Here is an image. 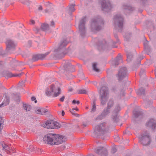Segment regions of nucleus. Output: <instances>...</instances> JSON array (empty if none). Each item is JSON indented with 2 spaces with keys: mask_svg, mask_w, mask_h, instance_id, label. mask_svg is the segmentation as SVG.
<instances>
[{
  "mask_svg": "<svg viewBox=\"0 0 156 156\" xmlns=\"http://www.w3.org/2000/svg\"><path fill=\"white\" fill-rule=\"evenodd\" d=\"M65 140L64 137L62 136L52 133L46 135L43 139L44 143L52 146L62 144Z\"/></svg>",
  "mask_w": 156,
  "mask_h": 156,
  "instance_id": "1",
  "label": "nucleus"
},
{
  "mask_svg": "<svg viewBox=\"0 0 156 156\" xmlns=\"http://www.w3.org/2000/svg\"><path fill=\"white\" fill-rule=\"evenodd\" d=\"M43 126L48 129H54L59 128L61 126L58 122L50 120L46 121L43 124Z\"/></svg>",
  "mask_w": 156,
  "mask_h": 156,
  "instance_id": "2",
  "label": "nucleus"
},
{
  "mask_svg": "<svg viewBox=\"0 0 156 156\" xmlns=\"http://www.w3.org/2000/svg\"><path fill=\"white\" fill-rule=\"evenodd\" d=\"M101 104L104 105L105 103L108 94V89L105 86L102 87L100 90Z\"/></svg>",
  "mask_w": 156,
  "mask_h": 156,
  "instance_id": "3",
  "label": "nucleus"
},
{
  "mask_svg": "<svg viewBox=\"0 0 156 156\" xmlns=\"http://www.w3.org/2000/svg\"><path fill=\"white\" fill-rule=\"evenodd\" d=\"M140 141L144 145H147L150 143V138L148 134L142 135L140 136Z\"/></svg>",
  "mask_w": 156,
  "mask_h": 156,
  "instance_id": "4",
  "label": "nucleus"
},
{
  "mask_svg": "<svg viewBox=\"0 0 156 156\" xmlns=\"http://www.w3.org/2000/svg\"><path fill=\"white\" fill-rule=\"evenodd\" d=\"M50 90L53 97H56L60 94V89L57 85H52L50 87Z\"/></svg>",
  "mask_w": 156,
  "mask_h": 156,
  "instance_id": "5",
  "label": "nucleus"
},
{
  "mask_svg": "<svg viewBox=\"0 0 156 156\" xmlns=\"http://www.w3.org/2000/svg\"><path fill=\"white\" fill-rule=\"evenodd\" d=\"M126 75V69L125 67L121 68L119 72L118 79L119 80H122Z\"/></svg>",
  "mask_w": 156,
  "mask_h": 156,
  "instance_id": "6",
  "label": "nucleus"
},
{
  "mask_svg": "<svg viewBox=\"0 0 156 156\" xmlns=\"http://www.w3.org/2000/svg\"><path fill=\"white\" fill-rule=\"evenodd\" d=\"M2 146L3 150H4L5 151L7 152V153H9L11 154L15 152V150L14 148H10L9 146L4 143L2 144Z\"/></svg>",
  "mask_w": 156,
  "mask_h": 156,
  "instance_id": "7",
  "label": "nucleus"
},
{
  "mask_svg": "<svg viewBox=\"0 0 156 156\" xmlns=\"http://www.w3.org/2000/svg\"><path fill=\"white\" fill-rule=\"evenodd\" d=\"M105 124L102 123L96 127V129L100 132V134H104L105 133Z\"/></svg>",
  "mask_w": 156,
  "mask_h": 156,
  "instance_id": "8",
  "label": "nucleus"
},
{
  "mask_svg": "<svg viewBox=\"0 0 156 156\" xmlns=\"http://www.w3.org/2000/svg\"><path fill=\"white\" fill-rule=\"evenodd\" d=\"M101 6L103 10H104L105 9H110L111 8L110 3L108 2H106L105 0H103L102 2Z\"/></svg>",
  "mask_w": 156,
  "mask_h": 156,
  "instance_id": "9",
  "label": "nucleus"
},
{
  "mask_svg": "<svg viewBox=\"0 0 156 156\" xmlns=\"http://www.w3.org/2000/svg\"><path fill=\"white\" fill-rule=\"evenodd\" d=\"M115 20L118 21L117 22V25L119 27H122L123 25V19L120 16H117L115 18Z\"/></svg>",
  "mask_w": 156,
  "mask_h": 156,
  "instance_id": "10",
  "label": "nucleus"
},
{
  "mask_svg": "<svg viewBox=\"0 0 156 156\" xmlns=\"http://www.w3.org/2000/svg\"><path fill=\"white\" fill-rule=\"evenodd\" d=\"M147 125L148 126H151L153 129H154L155 128L156 124L154 119H151L147 123Z\"/></svg>",
  "mask_w": 156,
  "mask_h": 156,
  "instance_id": "11",
  "label": "nucleus"
},
{
  "mask_svg": "<svg viewBox=\"0 0 156 156\" xmlns=\"http://www.w3.org/2000/svg\"><path fill=\"white\" fill-rule=\"evenodd\" d=\"M6 44L7 46V48L9 49L13 47L16 45V44L12 41L10 40H7Z\"/></svg>",
  "mask_w": 156,
  "mask_h": 156,
  "instance_id": "12",
  "label": "nucleus"
},
{
  "mask_svg": "<svg viewBox=\"0 0 156 156\" xmlns=\"http://www.w3.org/2000/svg\"><path fill=\"white\" fill-rule=\"evenodd\" d=\"M107 151L106 149L103 147H99L96 149L95 152L98 154H101L103 152H105Z\"/></svg>",
  "mask_w": 156,
  "mask_h": 156,
  "instance_id": "13",
  "label": "nucleus"
},
{
  "mask_svg": "<svg viewBox=\"0 0 156 156\" xmlns=\"http://www.w3.org/2000/svg\"><path fill=\"white\" fill-rule=\"evenodd\" d=\"M85 19L84 18L83 19H82L81 21L80 24L79 26V29L81 31H83L85 30L84 24L85 22Z\"/></svg>",
  "mask_w": 156,
  "mask_h": 156,
  "instance_id": "14",
  "label": "nucleus"
},
{
  "mask_svg": "<svg viewBox=\"0 0 156 156\" xmlns=\"http://www.w3.org/2000/svg\"><path fill=\"white\" fill-rule=\"evenodd\" d=\"M113 102L112 101H109L108 105V107L107 108L104 110V112L106 113H107L109 111L108 109L112 106Z\"/></svg>",
  "mask_w": 156,
  "mask_h": 156,
  "instance_id": "15",
  "label": "nucleus"
},
{
  "mask_svg": "<svg viewBox=\"0 0 156 156\" xmlns=\"http://www.w3.org/2000/svg\"><path fill=\"white\" fill-rule=\"evenodd\" d=\"M122 62V60L121 55H119L116 58L115 64L118 65L120 63Z\"/></svg>",
  "mask_w": 156,
  "mask_h": 156,
  "instance_id": "16",
  "label": "nucleus"
},
{
  "mask_svg": "<svg viewBox=\"0 0 156 156\" xmlns=\"http://www.w3.org/2000/svg\"><path fill=\"white\" fill-rule=\"evenodd\" d=\"M9 99L7 97H6L4 101H3V103H2V105H0V107H1L2 105H3V106H6L8 104H9Z\"/></svg>",
  "mask_w": 156,
  "mask_h": 156,
  "instance_id": "17",
  "label": "nucleus"
},
{
  "mask_svg": "<svg viewBox=\"0 0 156 156\" xmlns=\"http://www.w3.org/2000/svg\"><path fill=\"white\" fill-rule=\"evenodd\" d=\"M23 107L27 111H29L31 109V107L30 105H27L26 104H23Z\"/></svg>",
  "mask_w": 156,
  "mask_h": 156,
  "instance_id": "18",
  "label": "nucleus"
},
{
  "mask_svg": "<svg viewBox=\"0 0 156 156\" xmlns=\"http://www.w3.org/2000/svg\"><path fill=\"white\" fill-rule=\"evenodd\" d=\"M49 53H47L44 54H41L38 55V58L41 60L43 59Z\"/></svg>",
  "mask_w": 156,
  "mask_h": 156,
  "instance_id": "19",
  "label": "nucleus"
},
{
  "mask_svg": "<svg viewBox=\"0 0 156 156\" xmlns=\"http://www.w3.org/2000/svg\"><path fill=\"white\" fill-rule=\"evenodd\" d=\"M97 63L94 62L93 64V69L96 72H98L99 69L97 67Z\"/></svg>",
  "mask_w": 156,
  "mask_h": 156,
  "instance_id": "20",
  "label": "nucleus"
},
{
  "mask_svg": "<svg viewBox=\"0 0 156 156\" xmlns=\"http://www.w3.org/2000/svg\"><path fill=\"white\" fill-rule=\"evenodd\" d=\"M41 27L43 30H46L48 28L49 26L48 24L44 23L41 25Z\"/></svg>",
  "mask_w": 156,
  "mask_h": 156,
  "instance_id": "21",
  "label": "nucleus"
},
{
  "mask_svg": "<svg viewBox=\"0 0 156 156\" xmlns=\"http://www.w3.org/2000/svg\"><path fill=\"white\" fill-rule=\"evenodd\" d=\"M67 44V43L66 42V41H64L63 42L61 43L59 46V48H61L66 46Z\"/></svg>",
  "mask_w": 156,
  "mask_h": 156,
  "instance_id": "22",
  "label": "nucleus"
},
{
  "mask_svg": "<svg viewBox=\"0 0 156 156\" xmlns=\"http://www.w3.org/2000/svg\"><path fill=\"white\" fill-rule=\"evenodd\" d=\"M45 94L47 96H50L51 95H52V94L50 90L47 89L45 91Z\"/></svg>",
  "mask_w": 156,
  "mask_h": 156,
  "instance_id": "23",
  "label": "nucleus"
},
{
  "mask_svg": "<svg viewBox=\"0 0 156 156\" xmlns=\"http://www.w3.org/2000/svg\"><path fill=\"white\" fill-rule=\"evenodd\" d=\"M127 60L128 62H129L131 60V59L132 58V55L129 53H127Z\"/></svg>",
  "mask_w": 156,
  "mask_h": 156,
  "instance_id": "24",
  "label": "nucleus"
},
{
  "mask_svg": "<svg viewBox=\"0 0 156 156\" xmlns=\"http://www.w3.org/2000/svg\"><path fill=\"white\" fill-rule=\"evenodd\" d=\"M3 121L2 119H0V133H1L3 127Z\"/></svg>",
  "mask_w": 156,
  "mask_h": 156,
  "instance_id": "25",
  "label": "nucleus"
},
{
  "mask_svg": "<svg viewBox=\"0 0 156 156\" xmlns=\"http://www.w3.org/2000/svg\"><path fill=\"white\" fill-rule=\"evenodd\" d=\"M48 112V111L47 109L42 108L41 115H46Z\"/></svg>",
  "mask_w": 156,
  "mask_h": 156,
  "instance_id": "26",
  "label": "nucleus"
},
{
  "mask_svg": "<svg viewBox=\"0 0 156 156\" xmlns=\"http://www.w3.org/2000/svg\"><path fill=\"white\" fill-rule=\"evenodd\" d=\"M41 108H37L35 110V112L36 113L41 114Z\"/></svg>",
  "mask_w": 156,
  "mask_h": 156,
  "instance_id": "27",
  "label": "nucleus"
},
{
  "mask_svg": "<svg viewBox=\"0 0 156 156\" xmlns=\"http://www.w3.org/2000/svg\"><path fill=\"white\" fill-rule=\"evenodd\" d=\"M69 9L70 11L71 12L74 11L75 10L74 5H70L69 7Z\"/></svg>",
  "mask_w": 156,
  "mask_h": 156,
  "instance_id": "28",
  "label": "nucleus"
},
{
  "mask_svg": "<svg viewBox=\"0 0 156 156\" xmlns=\"http://www.w3.org/2000/svg\"><path fill=\"white\" fill-rule=\"evenodd\" d=\"M87 91L85 90H81L79 91V93L80 94H86Z\"/></svg>",
  "mask_w": 156,
  "mask_h": 156,
  "instance_id": "29",
  "label": "nucleus"
},
{
  "mask_svg": "<svg viewBox=\"0 0 156 156\" xmlns=\"http://www.w3.org/2000/svg\"><path fill=\"white\" fill-rule=\"evenodd\" d=\"M96 109V107L95 106V103L94 102L93 103L92 106V108L91 109V111L93 112H94L95 111Z\"/></svg>",
  "mask_w": 156,
  "mask_h": 156,
  "instance_id": "30",
  "label": "nucleus"
},
{
  "mask_svg": "<svg viewBox=\"0 0 156 156\" xmlns=\"http://www.w3.org/2000/svg\"><path fill=\"white\" fill-rule=\"evenodd\" d=\"M72 103L74 104H77L78 105L80 103V101H76L75 100H74L72 101Z\"/></svg>",
  "mask_w": 156,
  "mask_h": 156,
  "instance_id": "31",
  "label": "nucleus"
},
{
  "mask_svg": "<svg viewBox=\"0 0 156 156\" xmlns=\"http://www.w3.org/2000/svg\"><path fill=\"white\" fill-rule=\"evenodd\" d=\"M36 99L35 98V97H32L31 98V100L32 101H34V102L35 103H36L37 102V101L36 100Z\"/></svg>",
  "mask_w": 156,
  "mask_h": 156,
  "instance_id": "32",
  "label": "nucleus"
},
{
  "mask_svg": "<svg viewBox=\"0 0 156 156\" xmlns=\"http://www.w3.org/2000/svg\"><path fill=\"white\" fill-rule=\"evenodd\" d=\"M65 98V97L64 96H62L60 99V101H61V102H63L64 101V100Z\"/></svg>",
  "mask_w": 156,
  "mask_h": 156,
  "instance_id": "33",
  "label": "nucleus"
},
{
  "mask_svg": "<svg viewBox=\"0 0 156 156\" xmlns=\"http://www.w3.org/2000/svg\"><path fill=\"white\" fill-rule=\"evenodd\" d=\"M116 150L115 148H113L112 149V151L113 153L115 152L116 151Z\"/></svg>",
  "mask_w": 156,
  "mask_h": 156,
  "instance_id": "34",
  "label": "nucleus"
},
{
  "mask_svg": "<svg viewBox=\"0 0 156 156\" xmlns=\"http://www.w3.org/2000/svg\"><path fill=\"white\" fill-rule=\"evenodd\" d=\"M61 115L62 116H64L65 115V112L64 111H62L61 113Z\"/></svg>",
  "mask_w": 156,
  "mask_h": 156,
  "instance_id": "35",
  "label": "nucleus"
},
{
  "mask_svg": "<svg viewBox=\"0 0 156 156\" xmlns=\"http://www.w3.org/2000/svg\"><path fill=\"white\" fill-rule=\"evenodd\" d=\"M31 23L32 24H34L35 23V22L34 20H31L30 21Z\"/></svg>",
  "mask_w": 156,
  "mask_h": 156,
  "instance_id": "36",
  "label": "nucleus"
},
{
  "mask_svg": "<svg viewBox=\"0 0 156 156\" xmlns=\"http://www.w3.org/2000/svg\"><path fill=\"white\" fill-rule=\"evenodd\" d=\"M38 9L39 10H42V7L41 6H40L38 8Z\"/></svg>",
  "mask_w": 156,
  "mask_h": 156,
  "instance_id": "37",
  "label": "nucleus"
},
{
  "mask_svg": "<svg viewBox=\"0 0 156 156\" xmlns=\"http://www.w3.org/2000/svg\"><path fill=\"white\" fill-rule=\"evenodd\" d=\"M51 25L53 26L54 25V23L53 21H52L51 23Z\"/></svg>",
  "mask_w": 156,
  "mask_h": 156,
  "instance_id": "38",
  "label": "nucleus"
},
{
  "mask_svg": "<svg viewBox=\"0 0 156 156\" xmlns=\"http://www.w3.org/2000/svg\"><path fill=\"white\" fill-rule=\"evenodd\" d=\"M73 110H76L77 111H78V109L77 108H73Z\"/></svg>",
  "mask_w": 156,
  "mask_h": 156,
  "instance_id": "39",
  "label": "nucleus"
},
{
  "mask_svg": "<svg viewBox=\"0 0 156 156\" xmlns=\"http://www.w3.org/2000/svg\"><path fill=\"white\" fill-rule=\"evenodd\" d=\"M73 90V89L72 88L70 89L69 90V91H72Z\"/></svg>",
  "mask_w": 156,
  "mask_h": 156,
  "instance_id": "40",
  "label": "nucleus"
},
{
  "mask_svg": "<svg viewBox=\"0 0 156 156\" xmlns=\"http://www.w3.org/2000/svg\"><path fill=\"white\" fill-rule=\"evenodd\" d=\"M79 115L77 114H75V116H78Z\"/></svg>",
  "mask_w": 156,
  "mask_h": 156,
  "instance_id": "41",
  "label": "nucleus"
},
{
  "mask_svg": "<svg viewBox=\"0 0 156 156\" xmlns=\"http://www.w3.org/2000/svg\"><path fill=\"white\" fill-rule=\"evenodd\" d=\"M58 105L59 106H61V104H58Z\"/></svg>",
  "mask_w": 156,
  "mask_h": 156,
  "instance_id": "42",
  "label": "nucleus"
},
{
  "mask_svg": "<svg viewBox=\"0 0 156 156\" xmlns=\"http://www.w3.org/2000/svg\"><path fill=\"white\" fill-rule=\"evenodd\" d=\"M94 84L95 85L97 84V83L96 82H94Z\"/></svg>",
  "mask_w": 156,
  "mask_h": 156,
  "instance_id": "43",
  "label": "nucleus"
},
{
  "mask_svg": "<svg viewBox=\"0 0 156 156\" xmlns=\"http://www.w3.org/2000/svg\"><path fill=\"white\" fill-rule=\"evenodd\" d=\"M23 83V82H21L20 83V84L21 85V83Z\"/></svg>",
  "mask_w": 156,
  "mask_h": 156,
  "instance_id": "44",
  "label": "nucleus"
},
{
  "mask_svg": "<svg viewBox=\"0 0 156 156\" xmlns=\"http://www.w3.org/2000/svg\"><path fill=\"white\" fill-rule=\"evenodd\" d=\"M98 119H99V117H98Z\"/></svg>",
  "mask_w": 156,
  "mask_h": 156,
  "instance_id": "45",
  "label": "nucleus"
},
{
  "mask_svg": "<svg viewBox=\"0 0 156 156\" xmlns=\"http://www.w3.org/2000/svg\"><path fill=\"white\" fill-rule=\"evenodd\" d=\"M0 156H2V155L1 154H0Z\"/></svg>",
  "mask_w": 156,
  "mask_h": 156,
  "instance_id": "46",
  "label": "nucleus"
},
{
  "mask_svg": "<svg viewBox=\"0 0 156 156\" xmlns=\"http://www.w3.org/2000/svg\"><path fill=\"white\" fill-rule=\"evenodd\" d=\"M155 76H156V72H155Z\"/></svg>",
  "mask_w": 156,
  "mask_h": 156,
  "instance_id": "47",
  "label": "nucleus"
}]
</instances>
